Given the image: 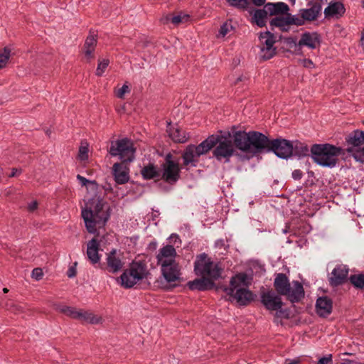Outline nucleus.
I'll return each instance as SVG.
<instances>
[{"mask_svg":"<svg viewBox=\"0 0 364 364\" xmlns=\"http://www.w3.org/2000/svg\"><path fill=\"white\" fill-rule=\"evenodd\" d=\"M236 138L237 146L244 151H251L254 156L266 151H273L278 157L287 159L293 154L294 144L284 139L269 140L259 132L239 133Z\"/></svg>","mask_w":364,"mask_h":364,"instance_id":"nucleus-1","label":"nucleus"},{"mask_svg":"<svg viewBox=\"0 0 364 364\" xmlns=\"http://www.w3.org/2000/svg\"><path fill=\"white\" fill-rule=\"evenodd\" d=\"M109 206L100 196L95 195L88 200L82 210V217L90 233H95L97 227L105 225L109 218Z\"/></svg>","mask_w":364,"mask_h":364,"instance_id":"nucleus-2","label":"nucleus"},{"mask_svg":"<svg viewBox=\"0 0 364 364\" xmlns=\"http://www.w3.org/2000/svg\"><path fill=\"white\" fill-rule=\"evenodd\" d=\"M239 133H247L244 131H237L233 134V139L218 136V142L213 151V156L220 162L229 163L230 158L236 156L241 161L250 160L254 154L250 151H244L239 148L236 138Z\"/></svg>","mask_w":364,"mask_h":364,"instance_id":"nucleus-3","label":"nucleus"},{"mask_svg":"<svg viewBox=\"0 0 364 364\" xmlns=\"http://www.w3.org/2000/svg\"><path fill=\"white\" fill-rule=\"evenodd\" d=\"M251 280L252 278L245 272L232 277L230 286L223 287V291L229 296L228 300L235 301L240 306H247L253 301L254 294L248 289Z\"/></svg>","mask_w":364,"mask_h":364,"instance_id":"nucleus-4","label":"nucleus"},{"mask_svg":"<svg viewBox=\"0 0 364 364\" xmlns=\"http://www.w3.org/2000/svg\"><path fill=\"white\" fill-rule=\"evenodd\" d=\"M274 287L277 294L287 296L292 303L299 301L304 296L301 284L298 281H293L291 284L287 275L283 273L275 275Z\"/></svg>","mask_w":364,"mask_h":364,"instance_id":"nucleus-5","label":"nucleus"},{"mask_svg":"<svg viewBox=\"0 0 364 364\" xmlns=\"http://www.w3.org/2000/svg\"><path fill=\"white\" fill-rule=\"evenodd\" d=\"M314 161L326 167H334L338 161V157L342 153V149L329 144H314L311 149Z\"/></svg>","mask_w":364,"mask_h":364,"instance_id":"nucleus-6","label":"nucleus"},{"mask_svg":"<svg viewBox=\"0 0 364 364\" xmlns=\"http://www.w3.org/2000/svg\"><path fill=\"white\" fill-rule=\"evenodd\" d=\"M149 274L146 261L134 259L120 276L121 284L125 288H131L146 278Z\"/></svg>","mask_w":364,"mask_h":364,"instance_id":"nucleus-7","label":"nucleus"},{"mask_svg":"<svg viewBox=\"0 0 364 364\" xmlns=\"http://www.w3.org/2000/svg\"><path fill=\"white\" fill-rule=\"evenodd\" d=\"M223 270L220 264L213 262L205 253L198 255L194 262V272L198 276L218 279L221 277Z\"/></svg>","mask_w":364,"mask_h":364,"instance_id":"nucleus-8","label":"nucleus"},{"mask_svg":"<svg viewBox=\"0 0 364 364\" xmlns=\"http://www.w3.org/2000/svg\"><path fill=\"white\" fill-rule=\"evenodd\" d=\"M346 151L357 161L364 162V132L355 130L346 138Z\"/></svg>","mask_w":364,"mask_h":364,"instance_id":"nucleus-9","label":"nucleus"},{"mask_svg":"<svg viewBox=\"0 0 364 364\" xmlns=\"http://www.w3.org/2000/svg\"><path fill=\"white\" fill-rule=\"evenodd\" d=\"M113 156H119L123 162H130L134 159L135 149L131 140L125 138L112 141L109 151Z\"/></svg>","mask_w":364,"mask_h":364,"instance_id":"nucleus-10","label":"nucleus"},{"mask_svg":"<svg viewBox=\"0 0 364 364\" xmlns=\"http://www.w3.org/2000/svg\"><path fill=\"white\" fill-rule=\"evenodd\" d=\"M161 179L169 184H175L180 178L179 164L172 159L171 154L166 155L165 162L161 165Z\"/></svg>","mask_w":364,"mask_h":364,"instance_id":"nucleus-11","label":"nucleus"},{"mask_svg":"<svg viewBox=\"0 0 364 364\" xmlns=\"http://www.w3.org/2000/svg\"><path fill=\"white\" fill-rule=\"evenodd\" d=\"M259 39L260 41V58L263 60H269L276 54L275 37L270 31L261 33Z\"/></svg>","mask_w":364,"mask_h":364,"instance_id":"nucleus-12","label":"nucleus"},{"mask_svg":"<svg viewBox=\"0 0 364 364\" xmlns=\"http://www.w3.org/2000/svg\"><path fill=\"white\" fill-rule=\"evenodd\" d=\"M281 296L272 289L264 290L260 294L261 303L269 311L277 310L283 306Z\"/></svg>","mask_w":364,"mask_h":364,"instance_id":"nucleus-13","label":"nucleus"},{"mask_svg":"<svg viewBox=\"0 0 364 364\" xmlns=\"http://www.w3.org/2000/svg\"><path fill=\"white\" fill-rule=\"evenodd\" d=\"M160 267L161 274L168 283L176 282L180 279L181 267L177 262L164 264Z\"/></svg>","mask_w":364,"mask_h":364,"instance_id":"nucleus-14","label":"nucleus"},{"mask_svg":"<svg viewBox=\"0 0 364 364\" xmlns=\"http://www.w3.org/2000/svg\"><path fill=\"white\" fill-rule=\"evenodd\" d=\"M176 250L173 245H167L159 249L156 255L157 264L160 267L171 264L176 261Z\"/></svg>","mask_w":364,"mask_h":364,"instance_id":"nucleus-15","label":"nucleus"},{"mask_svg":"<svg viewBox=\"0 0 364 364\" xmlns=\"http://www.w3.org/2000/svg\"><path fill=\"white\" fill-rule=\"evenodd\" d=\"M123 266L124 262L116 250H112L107 254L106 267L105 269L109 272L117 273L122 269Z\"/></svg>","mask_w":364,"mask_h":364,"instance_id":"nucleus-16","label":"nucleus"},{"mask_svg":"<svg viewBox=\"0 0 364 364\" xmlns=\"http://www.w3.org/2000/svg\"><path fill=\"white\" fill-rule=\"evenodd\" d=\"M349 269L345 264H338L333 269L329 282L332 286H338L344 283L348 274Z\"/></svg>","mask_w":364,"mask_h":364,"instance_id":"nucleus-17","label":"nucleus"},{"mask_svg":"<svg viewBox=\"0 0 364 364\" xmlns=\"http://www.w3.org/2000/svg\"><path fill=\"white\" fill-rule=\"evenodd\" d=\"M321 45L320 36L316 32L304 33L298 43L297 46H306L310 49H316Z\"/></svg>","mask_w":364,"mask_h":364,"instance_id":"nucleus-18","label":"nucleus"},{"mask_svg":"<svg viewBox=\"0 0 364 364\" xmlns=\"http://www.w3.org/2000/svg\"><path fill=\"white\" fill-rule=\"evenodd\" d=\"M213 279L208 277H202L188 282V287L191 290L205 291L211 289L214 287L215 283Z\"/></svg>","mask_w":364,"mask_h":364,"instance_id":"nucleus-19","label":"nucleus"},{"mask_svg":"<svg viewBox=\"0 0 364 364\" xmlns=\"http://www.w3.org/2000/svg\"><path fill=\"white\" fill-rule=\"evenodd\" d=\"M100 243L95 238L90 240L87 245V256L92 264L100 263L101 256L99 254Z\"/></svg>","mask_w":364,"mask_h":364,"instance_id":"nucleus-20","label":"nucleus"},{"mask_svg":"<svg viewBox=\"0 0 364 364\" xmlns=\"http://www.w3.org/2000/svg\"><path fill=\"white\" fill-rule=\"evenodd\" d=\"M333 303L331 299L327 296H321L317 299L316 303V311L321 317L328 316L332 311Z\"/></svg>","mask_w":364,"mask_h":364,"instance_id":"nucleus-21","label":"nucleus"},{"mask_svg":"<svg viewBox=\"0 0 364 364\" xmlns=\"http://www.w3.org/2000/svg\"><path fill=\"white\" fill-rule=\"evenodd\" d=\"M76 320H78L82 323H87L93 325L102 323L103 321L102 316L95 314L91 311H87L82 309H80L79 311H77Z\"/></svg>","mask_w":364,"mask_h":364,"instance_id":"nucleus-22","label":"nucleus"},{"mask_svg":"<svg viewBox=\"0 0 364 364\" xmlns=\"http://www.w3.org/2000/svg\"><path fill=\"white\" fill-rule=\"evenodd\" d=\"M309 8L301 9V16L305 21H311L316 20L321 12V5L319 3L309 4Z\"/></svg>","mask_w":364,"mask_h":364,"instance_id":"nucleus-23","label":"nucleus"},{"mask_svg":"<svg viewBox=\"0 0 364 364\" xmlns=\"http://www.w3.org/2000/svg\"><path fill=\"white\" fill-rule=\"evenodd\" d=\"M199 155L193 149V145H188L184 150L182 158L183 166L188 168V166L196 167L198 161Z\"/></svg>","mask_w":364,"mask_h":364,"instance_id":"nucleus-24","label":"nucleus"},{"mask_svg":"<svg viewBox=\"0 0 364 364\" xmlns=\"http://www.w3.org/2000/svg\"><path fill=\"white\" fill-rule=\"evenodd\" d=\"M218 142V136L211 135L198 146L193 145V149L198 153V155L201 156L208 153L212 148L215 147Z\"/></svg>","mask_w":364,"mask_h":364,"instance_id":"nucleus-25","label":"nucleus"},{"mask_svg":"<svg viewBox=\"0 0 364 364\" xmlns=\"http://www.w3.org/2000/svg\"><path fill=\"white\" fill-rule=\"evenodd\" d=\"M345 11V7L341 2H330L328 6L324 9V15L326 18H338L343 16Z\"/></svg>","mask_w":364,"mask_h":364,"instance_id":"nucleus-26","label":"nucleus"},{"mask_svg":"<svg viewBox=\"0 0 364 364\" xmlns=\"http://www.w3.org/2000/svg\"><path fill=\"white\" fill-rule=\"evenodd\" d=\"M113 175L116 183L118 184H124L129 179L128 169L119 163L113 165Z\"/></svg>","mask_w":364,"mask_h":364,"instance_id":"nucleus-27","label":"nucleus"},{"mask_svg":"<svg viewBox=\"0 0 364 364\" xmlns=\"http://www.w3.org/2000/svg\"><path fill=\"white\" fill-rule=\"evenodd\" d=\"M97 36L90 33L86 38L84 44V54L85 58L87 62H90L94 58V51L97 46Z\"/></svg>","mask_w":364,"mask_h":364,"instance_id":"nucleus-28","label":"nucleus"},{"mask_svg":"<svg viewBox=\"0 0 364 364\" xmlns=\"http://www.w3.org/2000/svg\"><path fill=\"white\" fill-rule=\"evenodd\" d=\"M169 137L175 142L185 143L189 138L188 134L178 126L168 127Z\"/></svg>","mask_w":364,"mask_h":364,"instance_id":"nucleus-29","label":"nucleus"},{"mask_svg":"<svg viewBox=\"0 0 364 364\" xmlns=\"http://www.w3.org/2000/svg\"><path fill=\"white\" fill-rule=\"evenodd\" d=\"M264 8L269 16H279V14H287L289 10V6L284 2L267 3L264 5Z\"/></svg>","mask_w":364,"mask_h":364,"instance_id":"nucleus-30","label":"nucleus"},{"mask_svg":"<svg viewBox=\"0 0 364 364\" xmlns=\"http://www.w3.org/2000/svg\"><path fill=\"white\" fill-rule=\"evenodd\" d=\"M285 16H279L273 18L269 24L271 29L273 30L274 27L278 28L281 31L286 32L289 30V23L287 13L284 14Z\"/></svg>","mask_w":364,"mask_h":364,"instance_id":"nucleus-31","label":"nucleus"},{"mask_svg":"<svg viewBox=\"0 0 364 364\" xmlns=\"http://www.w3.org/2000/svg\"><path fill=\"white\" fill-rule=\"evenodd\" d=\"M268 12L266 8L263 9H257L255 11L252 16L254 22L259 27L265 26L266 19L267 18Z\"/></svg>","mask_w":364,"mask_h":364,"instance_id":"nucleus-32","label":"nucleus"},{"mask_svg":"<svg viewBox=\"0 0 364 364\" xmlns=\"http://www.w3.org/2000/svg\"><path fill=\"white\" fill-rule=\"evenodd\" d=\"M141 173L145 179H152L160 176V173L153 164H149L141 170Z\"/></svg>","mask_w":364,"mask_h":364,"instance_id":"nucleus-33","label":"nucleus"},{"mask_svg":"<svg viewBox=\"0 0 364 364\" xmlns=\"http://www.w3.org/2000/svg\"><path fill=\"white\" fill-rule=\"evenodd\" d=\"M309 150L308 146L302 143L296 141L295 144H294L293 154L295 155L299 156H305L309 155Z\"/></svg>","mask_w":364,"mask_h":364,"instance_id":"nucleus-34","label":"nucleus"},{"mask_svg":"<svg viewBox=\"0 0 364 364\" xmlns=\"http://www.w3.org/2000/svg\"><path fill=\"white\" fill-rule=\"evenodd\" d=\"M57 309L64 314L65 315L73 318L76 319L77 316V311L76 308L68 306H59Z\"/></svg>","mask_w":364,"mask_h":364,"instance_id":"nucleus-35","label":"nucleus"},{"mask_svg":"<svg viewBox=\"0 0 364 364\" xmlns=\"http://www.w3.org/2000/svg\"><path fill=\"white\" fill-rule=\"evenodd\" d=\"M11 53V50L8 47H5L2 53H0V69L6 67L10 58Z\"/></svg>","mask_w":364,"mask_h":364,"instance_id":"nucleus-36","label":"nucleus"},{"mask_svg":"<svg viewBox=\"0 0 364 364\" xmlns=\"http://www.w3.org/2000/svg\"><path fill=\"white\" fill-rule=\"evenodd\" d=\"M230 6L239 9H247L249 5L247 0H226Z\"/></svg>","mask_w":364,"mask_h":364,"instance_id":"nucleus-37","label":"nucleus"},{"mask_svg":"<svg viewBox=\"0 0 364 364\" xmlns=\"http://www.w3.org/2000/svg\"><path fill=\"white\" fill-rule=\"evenodd\" d=\"M88 152H89L88 144L86 142L82 143L81 146L79 148V151H78L77 157H78L79 160H80V161L87 160L88 159Z\"/></svg>","mask_w":364,"mask_h":364,"instance_id":"nucleus-38","label":"nucleus"},{"mask_svg":"<svg viewBox=\"0 0 364 364\" xmlns=\"http://www.w3.org/2000/svg\"><path fill=\"white\" fill-rule=\"evenodd\" d=\"M350 282L354 285V287L358 288H363L364 287V274H360L359 275H352L350 277Z\"/></svg>","mask_w":364,"mask_h":364,"instance_id":"nucleus-39","label":"nucleus"},{"mask_svg":"<svg viewBox=\"0 0 364 364\" xmlns=\"http://www.w3.org/2000/svg\"><path fill=\"white\" fill-rule=\"evenodd\" d=\"M109 64V60L108 59L99 60L97 68L96 70V75L97 76H102L105 73L106 68L108 67Z\"/></svg>","mask_w":364,"mask_h":364,"instance_id":"nucleus-40","label":"nucleus"},{"mask_svg":"<svg viewBox=\"0 0 364 364\" xmlns=\"http://www.w3.org/2000/svg\"><path fill=\"white\" fill-rule=\"evenodd\" d=\"M288 19H289V26L291 25H296V26H302L304 24L305 20L301 17H298L296 16H291L290 14L287 13Z\"/></svg>","mask_w":364,"mask_h":364,"instance_id":"nucleus-41","label":"nucleus"},{"mask_svg":"<svg viewBox=\"0 0 364 364\" xmlns=\"http://www.w3.org/2000/svg\"><path fill=\"white\" fill-rule=\"evenodd\" d=\"M233 27L230 22H225L220 28L219 36L225 37L228 33L232 31Z\"/></svg>","mask_w":364,"mask_h":364,"instance_id":"nucleus-42","label":"nucleus"},{"mask_svg":"<svg viewBox=\"0 0 364 364\" xmlns=\"http://www.w3.org/2000/svg\"><path fill=\"white\" fill-rule=\"evenodd\" d=\"M130 89L127 84H124L121 88L115 91V95L118 98L123 99L126 93H129Z\"/></svg>","mask_w":364,"mask_h":364,"instance_id":"nucleus-43","label":"nucleus"},{"mask_svg":"<svg viewBox=\"0 0 364 364\" xmlns=\"http://www.w3.org/2000/svg\"><path fill=\"white\" fill-rule=\"evenodd\" d=\"M31 276H32V277L33 279H35L37 281L41 280L43 278V273L42 269L41 268H35L32 271Z\"/></svg>","mask_w":364,"mask_h":364,"instance_id":"nucleus-44","label":"nucleus"},{"mask_svg":"<svg viewBox=\"0 0 364 364\" xmlns=\"http://www.w3.org/2000/svg\"><path fill=\"white\" fill-rule=\"evenodd\" d=\"M274 311H276L274 315L275 319L280 318H288V314L287 313V311L283 310L282 307L277 310H274Z\"/></svg>","mask_w":364,"mask_h":364,"instance_id":"nucleus-45","label":"nucleus"},{"mask_svg":"<svg viewBox=\"0 0 364 364\" xmlns=\"http://www.w3.org/2000/svg\"><path fill=\"white\" fill-rule=\"evenodd\" d=\"M332 355L331 354L328 355L327 356H324L321 358L317 364H332Z\"/></svg>","mask_w":364,"mask_h":364,"instance_id":"nucleus-46","label":"nucleus"},{"mask_svg":"<svg viewBox=\"0 0 364 364\" xmlns=\"http://www.w3.org/2000/svg\"><path fill=\"white\" fill-rule=\"evenodd\" d=\"M189 16L188 15H184V16H181V15H176V16H174L172 18H171V22L173 23V24H178L180 23H181L183 21V18H188Z\"/></svg>","mask_w":364,"mask_h":364,"instance_id":"nucleus-47","label":"nucleus"},{"mask_svg":"<svg viewBox=\"0 0 364 364\" xmlns=\"http://www.w3.org/2000/svg\"><path fill=\"white\" fill-rule=\"evenodd\" d=\"M303 176V173L299 169H296L292 172V178L294 180H300Z\"/></svg>","mask_w":364,"mask_h":364,"instance_id":"nucleus-48","label":"nucleus"},{"mask_svg":"<svg viewBox=\"0 0 364 364\" xmlns=\"http://www.w3.org/2000/svg\"><path fill=\"white\" fill-rule=\"evenodd\" d=\"M38 203L36 200H33V201L31 202L28 205V211L33 212L34 210H36L38 208Z\"/></svg>","mask_w":364,"mask_h":364,"instance_id":"nucleus-49","label":"nucleus"},{"mask_svg":"<svg viewBox=\"0 0 364 364\" xmlns=\"http://www.w3.org/2000/svg\"><path fill=\"white\" fill-rule=\"evenodd\" d=\"M77 179L82 186H86L88 183H91V181L79 174L77 175Z\"/></svg>","mask_w":364,"mask_h":364,"instance_id":"nucleus-50","label":"nucleus"},{"mask_svg":"<svg viewBox=\"0 0 364 364\" xmlns=\"http://www.w3.org/2000/svg\"><path fill=\"white\" fill-rule=\"evenodd\" d=\"M302 64L304 67L308 68H311L314 66L312 60L310 59H304L302 60Z\"/></svg>","mask_w":364,"mask_h":364,"instance_id":"nucleus-51","label":"nucleus"},{"mask_svg":"<svg viewBox=\"0 0 364 364\" xmlns=\"http://www.w3.org/2000/svg\"><path fill=\"white\" fill-rule=\"evenodd\" d=\"M75 270L73 268H70L68 271V277L71 278L75 276Z\"/></svg>","mask_w":364,"mask_h":364,"instance_id":"nucleus-52","label":"nucleus"},{"mask_svg":"<svg viewBox=\"0 0 364 364\" xmlns=\"http://www.w3.org/2000/svg\"><path fill=\"white\" fill-rule=\"evenodd\" d=\"M266 0H252V2L256 6H262L265 4Z\"/></svg>","mask_w":364,"mask_h":364,"instance_id":"nucleus-53","label":"nucleus"},{"mask_svg":"<svg viewBox=\"0 0 364 364\" xmlns=\"http://www.w3.org/2000/svg\"><path fill=\"white\" fill-rule=\"evenodd\" d=\"M6 308H7V309H8V310H11V311H16V310L18 309V307H17L16 305H14V304H12V305H10V306H9V305L7 304H6Z\"/></svg>","mask_w":364,"mask_h":364,"instance_id":"nucleus-54","label":"nucleus"},{"mask_svg":"<svg viewBox=\"0 0 364 364\" xmlns=\"http://www.w3.org/2000/svg\"><path fill=\"white\" fill-rule=\"evenodd\" d=\"M364 41V30L361 31L360 33V43L363 45V42Z\"/></svg>","mask_w":364,"mask_h":364,"instance_id":"nucleus-55","label":"nucleus"},{"mask_svg":"<svg viewBox=\"0 0 364 364\" xmlns=\"http://www.w3.org/2000/svg\"><path fill=\"white\" fill-rule=\"evenodd\" d=\"M18 170L17 169H13L12 173L10 174V177H14L16 175Z\"/></svg>","mask_w":364,"mask_h":364,"instance_id":"nucleus-56","label":"nucleus"},{"mask_svg":"<svg viewBox=\"0 0 364 364\" xmlns=\"http://www.w3.org/2000/svg\"><path fill=\"white\" fill-rule=\"evenodd\" d=\"M3 291H4V293H7V292H9V289L5 287L3 289Z\"/></svg>","mask_w":364,"mask_h":364,"instance_id":"nucleus-57","label":"nucleus"},{"mask_svg":"<svg viewBox=\"0 0 364 364\" xmlns=\"http://www.w3.org/2000/svg\"><path fill=\"white\" fill-rule=\"evenodd\" d=\"M345 364H353V363L351 361H347L345 363Z\"/></svg>","mask_w":364,"mask_h":364,"instance_id":"nucleus-58","label":"nucleus"},{"mask_svg":"<svg viewBox=\"0 0 364 364\" xmlns=\"http://www.w3.org/2000/svg\"><path fill=\"white\" fill-rule=\"evenodd\" d=\"M100 268L101 269H104L103 266L102 265H100Z\"/></svg>","mask_w":364,"mask_h":364,"instance_id":"nucleus-59","label":"nucleus"},{"mask_svg":"<svg viewBox=\"0 0 364 364\" xmlns=\"http://www.w3.org/2000/svg\"><path fill=\"white\" fill-rule=\"evenodd\" d=\"M361 2L364 4V0H361Z\"/></svg>","mask_w":364,"mask_h":364,"instance_id":"nucleus-60","label":"nucleus"}]
</instances>
